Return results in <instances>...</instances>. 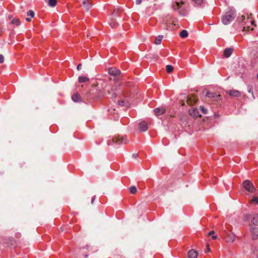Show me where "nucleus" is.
<instances>
[{"label":"nucleus","instance_id":"nucleus-42","mask_svg":"<svg viewBox=\"0 0 258 258\" xmlns=\"http://www.w3.org/2000/svg\"><path fill=\"white\" fill-rule=\"evenodd\" d=\"M212 238H213V239H216L217 238V236L216 235H213V236H212Z\"/></svg>","mask_w":258,"mask_h":258},{"label":"nucleus","instance_id":"nucleus-34","mask_svg":"<svg viewBox=\"0 0 258 258\" xmlns=\"http://www.w3.org/2000/svg\"><path fill=\"white\" fill-rule=\"evenodd\" d=\"M118 104L120 105L123 106V105H124V101H123V100H119V101H118Z\"/></svg>","mask_w":258,"mask_h":258},{"label":"nucleus","instance_id":"nucleus-45","mask_svg":"<svg viewBox=\"0 0 258 258\" xmlns=\"http://www.w3.org/2000/svg\"><path fill=\"white\" fill-rule=\"evenodd\" d=\"M95 89H93V90H91V91H95Z\"/></svg>","mask_w":258,"mask_h":258},{"label":"nucleus","instance_id":"nucleus-26","mask_svg":"<svg viewBox=\"0 0 258 258\" xmlns=\"http://www.w3.org/2000/svg\"><path fill=\"white\" fill-rule=\"evenodd\" d=\"M166 72L168 73H171L173 70V67L171 65H167L166 66Z\"/></svg>","mask_w":258,"mask_h":258},{"label":"nucleus","instance_id":"nucleus-40","mask_svg":"<svg viewBox=\"0 0 258 258\" xmlns=\"http://www.w3.org/2000/svg\"><path fill=\"white\" fill-rule=\"evenodd\" d=\"M26 20L28 22H30L31 21V18H26Z\"/></svg>","mask_w":258,"mask_h":258},{"label":"nucleus","instance_id":"nucleus-22","mask_svg":"<svg viewBox=\"0 0 258 258\" xmlns=\"http://www.w3.org/2000/svg\"><path fill=\"white\" fill-rule=\"evenodd\" d=\"M163 39V36L162 35H159L155 39V41L154 42V43L155 44L158 45L161 44L162 40Z\"/></svg>","mask_w":258,"mask_h":258},{"label":"nucleus","instance_id":"nucleus-17","mask_svg":"<svg viewBox=\"0 0 258 258\" xmlns=\"http://www.w3.org/2000/svg\"><path fill=\"white\" fill-rule=\"evenodd\" d=\"M198 256V252L194 249L190 250L188 252V258H197Z\"/></svg>","mask_w":258,"mask_h":258},{"label":"nucleus","instance_id":"nucleus-6","mask_svg":"<svg viewBox=\"0 0 258 258\" xmlns=\"http://www.w3.org/2000/svg\"><path fill=\"white\" fill-rule=\"evenodd\" d=\"M207 97L211 98L213 101H218L221 100V96L220 94H216L215 93L207 92Z\"/></svg>","mask_w":258,"mask_h":258},{"label":"nucleus","instance_id":"nucleus-9","mask_svg":"<svg viewBox=\"0 0 258 258\" xmlns=\"http://www.w3.org/2000/svg\"><path fill=\"white\" fill-rule=\"evenodd\" d=\"M139 129L140 132H146L148 129V124L145 121H141L139 124Z\"/></svg>","mask_w":258,"mask_h":258},{"label":"nucleus","instance_id":"nucleus-37","mask_svg":"<svg viewBox=\"0 0 258 258\" xmlns=\"http://www.w3.org/2000/svg\"><path fill=\"white\" fill-rule=\"evenodd\" d=\"M95 198H96V196H94L92 197V200H91V204H93L94 201V200H95Z\"/></svg>","mask_w":258,"mask_h":258},{"label":"nucleus","instance_id":"nucleus-41","mask_svg":"<svg viewBox=\"0 0 258 258\" xmlns=\"http://www.w3.org/2000/svg\"><path fill=\"white\" fill-rule=\"evenodd\" d=\"M248 92H249V93H251L252 94H253V90H252V88H250V89H249Z\"/></svg>","mask_w":258,"mask_h":258},{"label":"nucleus","instance_id":"nucleus-28","mask_svg":"<svg viewBox=\"0 0 258 258\" xmlns=\"http://www.w3.org/2000/svg\"><path fill=\"white\" fill-rule=\"evenodd\" d=\"M137 191V188L135 186H132L130 188V192L132 194H135Z\"/></svg>","mask_w":258,"mask_h":258},{"label":"nucleus","instance_id":"nucleus-1","mask_svg":"<svg viewBox=\"0 0 258 258\" xmlns=\"http://www.w3.org/2000/svg\"><path fill=\"white\" fill-rule=\"evenodd\" d=\"M251 14L249 16L247 15V17L245 18V16H242L240 18H238L237 20L239 23H242L243 24V31H249L253 30V27L251 26L254 25V21L251 17Z\"/></svg>","mask_w":258,"mask_h":258},{"label":"nucleus","instance_id":"nucleus-32","mask_svg":"<svg viewBox=\"0 0 258 258\" xmlns=\"http://www.w3.org/2000/svg\"><path fill=\"white\" fill-rule=\"evenodd\" d=\"M252 202L255 203L256 204H258V197H253L252 199Z\"/></svg>","mask_w":258,"mask_h":258},{"label":"nucleus","instance_id":"nucleus-39","mask_svg":"<svg viewBox=\"0 0 258 258\" xmlns=\"http://www.w3.org/2000/svg\"><path fill=\"white\" fill-rule=\"evenodd\" d=\"M116 24L115 23H113V24H110V26L112 27H115L116 26Z\"/></svg>","mask_w":258,"mask_h":258},{"label":"nucleus","instance_id":"nucleus-3","mask_svg":"<svg viewBox=\"0 0 258 258\" xmlns=\"http://www.w3.org/2000/svg\"><path fill=\"white\" fill-rule=\"evenodd\" d=\"M235 11H230L226 12L222 16V22L224 25H228L236 17Z\"/></svg>","mask_w":258,"mask_h":258},{"label":"nucleus","instance_id":"nucleus-21","mask_svg":"<svg viewBox=\"0 0 258 258\" xmlns=\"http://www.w3.org/2000/svg\"><path fill=\"white\" fill-rule=\"evenodd\" d=\"M79 82L80 83L87 82L89 81V79L85 76H80L78 78Z\"/></svg>","mask_w":258,"mask_h":258},{"label":"nucleus","instance_id":"nucleus-33","mask_svg":"<svg viewBox=\"0 0 258 258\" xmlns=\"http://www.w3.org/2000/svg\"><path fill=\"white\" fill-rule=\"evenodd\" d=\"M4 56L2 54H0V63L4 62Z\"/></svg>","mask_w":258,"mask_h":258},{"label":"nucleus","instance_id":"nucleus-27","mask_svg":"<svg viewBox=\"0 0 258 258\" xmlns=\"http://www.w3.org/2000/svg\"><path fill=\"white\" fill-rule=\"evenodd\" d=\"M11 23L13 24H16V25L18 26L20 24V21L18 19H14L12 21Z\"/></svg>","mask_w":258,"mask_h":258},{"label":"nucleus","instance_id":"nucleus-15","mask_svg":"<svg viewBox=\"0 0 258 258\" xmlns=\"http://www.w3.org/2000/svg\"><path fill=\"white\" fill-rule=\"evenodd\" d=\"M233 51V49L232 48H227L224 51V55L225 57H229Z\"/></svg>","mask_w":258,"mask_h":258},{"label":"nucleus","instance_id":"nucleus-30","mask_svg":"<svg viewBox=\"0 0 258 258\" xmlns=\"http://www.w3.org/2000/svg\"><path fill=\"white\" fill-rule=\"evenodd\" d=\"M197 5H201L203 3V0H192Z\"/></svg>","mask_w":258,"mask_h":258},{"label":"nucleus","instance_id":"nucleus-13","mask_svg":"<svg viewBox=\"0 0 258 258\" xmlns=\"http://www.w3.org/2000/svg\"><path fill=\"white\" fill-rule=\"evenodd\" d=\"M108 73L111 75L115 76L119 75L120 74V72L116 68L112 67L108 69Z\"/></svg>","mask_w":258,"mask_h":258},{"label":"nucleus","instance_id":"nucleus-19","mask_svg":"<svg viewBox=\"0 0 258 258\" xmlns=\"http://www.w3.org/2000/svg\"><path fill=\"white\" fill-rule=\"evenodd\" d=\"M251 221L253 225L257 226L258 225V215L256 214H254V215H252V217H251Z\"/></svg>","mask_w":258,"mask_h":258},{"label":"nucleus","instance_id":"nucleus-23","mask_svg":"<svg viewBox=\"0 0 258 258\" xmlns=\"http://www.w3.org/2000/svg\"><path fill=\"white\" fill-rule=\"evenodd\" d=\"M188 32L186 30H182L180 33V36L181 37V38H185L186 37H187L188 36Z\"/></svg>","mask_w":258,"mask_h":258},{"label":"nucleus","instance_id":"nucleus-43","mask_svg":"<svg viewBox=\"0 0 258 258\" xmlns=\"http://www.w3.org/2000/svg\"><path fill=\"white\" fill-rule=\"evenodd\" d=\"M210 251V248L209 246V245H207V251H206V252H207L208 251Z\"/></svg>","mask_w":258,"mask_h":258},{"label":"nucleus","instance_id":"nucleus-14","mask_svg":"<svg viewBox=\"0 0 258 258\" xmlns=\"http://www.w3.org/2000/svg\"><path fill=\"white\" fill-rule=\"evenodd\" d=\"M83 7L87 11H88L91 7L90 0H81Z\"/></svg>","mask_w":258,"mask_h":258},{"label":"nucleus","instance_id":"nucleus-20","mask_svg":"<svg viewBox=\"0 0 258 258\" xmlns=\"http://www.w3.org/2000/svg\"><path fill=\"white\" fill-rule=\"evenodd\" d=\"M251 231L253 234L252 239H256L257 238H258V230H257V229L255 228H252Z\"/></svg>","mask_w":258,"mask_h":258},{"label":"nucleus","instance_id":"nucleus-7","mask_svg":"<svg viewBox=\"0 0 258 258\" xmlns=\"http://www.w3.org/2000/svg\"><path fill=\"white\" fill-rule=\"evenodd\" d=\"M184 4V3L183 2H181L180 3L179 2H176L175 5L173 6V8L174 10H178L179 14L180 15H184L185 12H182L180 9H181L182 6Z\"/></svg>","mask_w":258,"mask_h":258},{"label":"nucleus","instance_id":"nucleus-8","mask_svg":"<svg viewBox=\"0 0 258 258\" xmlns=\"http://www.w3.org/2000/svg\"><path fill=\"white\" fill-rule=\"evenodd\" d=\"M226 92L229 96L233 97H239L241 96L240 92L235 90H229L226 91Z\"/></svg>","mask_w":258,"mask_h":258},{"label":"nucleus","instance_id":"nucleus-11","mask_svg":"<svg viewBox=\"0 0 258 258\" xmlns=\"http://www.w3.org/2000/svg\"><path fill=\"white\" fill-rule=\"evenodd\" d=\"M188 111L190 115L193 116L194 117L197 118L201 116L197 108H191L190 109H189Z\"/></svg>","mask_w":258,"mask_h":258},{"label":"nucleus","instance_id":"nucleus-46","mask_svg":"<svg viewBox=\"0 0 258 258\" xmlns=\"http://www.w3.org/2000/svg\"><path fill=\"white\" fill-rule=\"evenodd\" d=\"M257 78L258 79V73H257Z\"/></svg>","mask_w":258,"mask_h":258},{"label":"nucleus","instance_id":"nucleus-24","mask_svg":"<svg viewBox=\"0 0 258 258\" xmlns=\"http://www.w3.org/2000/svg\"><path fill=\"white\" fill-rule=\"evenodd\" d=\"M57 1L56 0H49L48 1V5L49 6L53 7L56 5Z\"/></svg>","mask_w":258,"mask_h":258},{"label":"nucleus","instance_id":"nucleus-31","mask_svg":"<svg viewBox=\"0 0 258 258\" xmlns=\"http://www.w3.org/2000/svg\"><path fill=\"white\" fill-rule=\"evenodd\" d=\"M200 108L201 110V111L204 113V114H206L207 113V110L203 106H201L200 107Z\"/></svg>","mask_w":258,"mask_h":258},{"label":"nucleus","instance_id":"nucleus-25","mask_svg":"<svg viewBox=\"0 0 258 258\" xmlns=\"http://www.w3.org/2000/svg\"><path fill=\"white\" fill-rule=\"evenodd\" d=\"M104 96V94L98 93L97 95L95 96H91L90 97H88V99H95V98H100Z\"/></svg>","mask_w":258,"mask_h":258},{"label":"nucleus","instance_id":"nucleus-38","mask_svg":"<svg viewBox=\"0 0 258 258\" xmlns=\"http://www.w3.org/2000/svg\"><path fill=\"white\" fill-rule=\"evenodd\" d=\"M214 233H215L214 231H211L210 232H209L208 235L209 236L212 235V234H214Z\"/></svg>","mask_w":258,"mask_h":258},{"label":"nucleus","instance_id":"nucleus-5","mask_svg":"<svg viewBox=\"0 0 258 258\" xmlns=\"http://www.w3.org/2000/svg\"><path fill=\"white\" fill-rule=\"evenodd\" d=\"M243 187L250 192H253L255 190L252 183L249 180H246L243 182Z\"/></svg>","mask_w":258,"mask_h":258},{"label":"nucleus","instance_id":"nucleus-4","mask_svg":"<svg viewBox=\"0 0 258 258\" xmlns=\"http://www.w3.org/2000/svg\"><path fill=\"white\" fill-rule=\"evenodd\" d=\"M128 140L125 137L117 136L108 140L107 145H110L112 143L116 144H125L128 143Z\"/></svg>","mask_w":258,"mask_h":258},{"label":"nucleus","instance_id":"nucleus-18","mask_svg":"<svg viewBox=\"0 0 258 258\" xmlns=\"http://www.w3.org/2000/svg\"><path fill=\"white\" fill-rule=\"evenodd\" d=\"M72 99L76 102H80L81 101V96L78 93H76L73 94L72 96Z\"/></svg>","mask_w":258,"mask_h":258},{"label":"nucleus","instance_id":"nucleus-10","mask_svg":"<svg viewBox=\"0 0 258 258\" xmlns=\"http://www.w3.org/2000/svg\"><path fill=\"white\" fill-rule=\"evenodd\" d=\"M198 101L197 98L194 95H190L187 98V103L189 105H194Z\"/></svg>","mask_w":258,"mask_h":258},{"label":"nucleus","instance_id":"nucleus-29","mask_svg":"<svg viewBox=\"0 0 258 258\" xmlns=\"http://www.w3.org/2000/svg\"><path fill=\"white\" fill-rule=\"evenodd\" d=\"M27 16H30L31 18L34 16V13L33 11L30 10L27 12Z\"/></svg>","mask_w":258,"mask_h":258},{"label":"nucleus","instance_id":"nucleus-2","mask_svg":"<svg viewBox=\"0 0 258 258\" xmlns=\"http://www.w3.org/2000/svg\"><path fill=\"white\" fill-rule=\"evenodd\" d=\"M120 84L117 81H114L113 84H109L104 89V94H107L111 99L116 97V91L119 88Z\"/></svg>","mask_w":258,"mask_h":258},{"label":"nucleus","instance_id":"nucleus-16","mask_svg":"<svg viewBox=\"0 0 258 258\" xmlns=\"http://www.w3.org/2000/svg\"><path fill=\"white\" fill-rule=\"evenodd\" d=\"M165 111V109L164 108H156L154 110V112L156 116H159L163 114Z\"/></svg>","mask_w":258,"mask_h":258},{"label":"nucleus","instance_id":"nucleus-35","mask_svg":"<svg viewBox=\"0 0 258 258\" xmlns=\"http://www.w3.org/2000/svg\"><path fill=\"white\" fill-rule=\"evenodd\" d=\"M81 67H82V64H81V63L79 64L77 66V70H78V71H80V70L81 69Z\"/></svg>","mask_w":258,"mask_h":258},{"label":"nucleus","instance_id":"nucleus-12","mask_svg":"<svg viewBox=\"0 0 258 258\" xmlns=\"http://www.w3.org/2000/svg\"><path fill=\"white\" fill-rule=\"evenodd\" d=\"M225 239L227 243L233 242L235 240V235L233 233L227 234Z\"/></svg>","mask_w":258,"mask_h":258},{"label":"nucleus","instance_id":"nucleus-44","mask_svg":"<svg viewBox=\"0 0 258 258\" xmlns=\"http://www.w3.org/2000/svg\"><path fill=\"white\" fill-rule=\"evenodd\" d=\"M88 256V255L87 254H86L85 255V257H87Z\"/></svg>","mask_w":258,"mask_h":258},{"label":"nucleus","instance_id":"nucleus-36","mask_svg":"<svg viewBox=\"0 0 258 258\" xmlns=\"http://www.w3.org/2000/svg\"><path fill=\"white\" fill-rule=\"evenodd\" d=\"M142 3V0H136V4L137 5H139Z\"/></svg>","mask_w":258,"mask_h":258}]
</instances>
